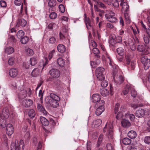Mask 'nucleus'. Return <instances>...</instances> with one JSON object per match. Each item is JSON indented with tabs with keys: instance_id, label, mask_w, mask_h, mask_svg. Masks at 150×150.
Here are the masks:
<instances>
[{
	"instance_id": "41",
	"label": "nucleus",
	"mask_w": 150,
	"mask_h": 150,
	"mask_svg": "<svg viewBox=\"0 0 150 150\" xmlns=\"http://www.w3.org/2000/svg\"><path fill=\"white\" fill-rule=\"evenodd\" d=\"M122 1V0H113L112 2V4L114 7H118L119 6V3H121Z\"/></svg>"
},
{
	"instance_id": "31",
	"label": "nucleus",
	"mask_w": 150,
	"mask_h": 150,
	"mask_svg": "<svg viewBox=\"0 0 150 150\" xmlns=\"http://www.w3.org/2000/svg\"><path fill=\"white\" fill-rule=\"evenodd\" d=\"M128 12H127L123 13H124L125 19L127 23H129L131 22V20L130 19Z\"/></svg>"
},
{
	"instance_id": "64",
	"label": "nucleus",
	"mask_w": 150,
	"mask_h": 150,
	"mask_svg": "<svg viewBox=\"0 0 150 150\" xmlns=\"http://www.w3.org/2000/svg\"><path fill=\"white\" fill-rule=\"evenodd\" d=\"M54 52L55 51L54 50H53L52 51L49 52L48 56V59H50L52 57L53 54Z\"/></svg>"
},
{
	"instance_id": "20",
	"label": "nucleus",
	"mask_w": 150,
	"mask_h": 150,
	"mask_svg": "<svg viewBox=\"0 0 150 150\" xmlns=\"http://www.w3.org/2000/svg\"><path fill=\"white\" fill-rule=\"evenodd\" d=\"M92 99V101L96 103L100 100V96L99 94H93Z\"/></svg>"
},
{
	"instance_id": "44",
	"label": "nucleus",
	"mask_w": 150,
	"mask_h": 150,
	"mask_svg": "<svg viewBox=\"0 0 150 150\" xmlns=\"http://www.w3.org/2000/svg\"><path fill=\"white\" fill-rule=\"evenodd\" d=\"M131 107L134 109H135L139 107H142L143 106V105L142 104H135L132 103L131 104Z\"/></svg>"
},
{
	"instance_id": "51",
	"label": "nucleus",
	"mask_w": 150,
	"mask_h": 150,
	"mask_svg": "<svg viewBox=\"0 0 150 150\" xmlns=\"http://www.w3.org/2000/svg\"><path fill=\"white\" fill-rule=\"evenodd\" d=\"M100 94H107L108 93V90L104 88H102L100 89Z\"/></svg>"
},
{
	"instance_id": "1",
	"label": "nucleus",
	"mask_w": 150,
	"mask_h": 150,
	"mask_svg": "<svg viewBox=\"0 0 150 150\" xmlns=\"http://www.w3.org/2000/svg\"><path fill=\"white\" fill-rule=\"evenodd\" d=\"M23 11V4L22 5L21 7L20 13H19L18 16L19 18H21V19H19L17 23V25L18 26H21L22 27L25 26L27 24V21L26 19L28 17V15L27 13V10L25 9V14H22Z\"/></svg>"
},
{
	"instance_id": "62",
	"label": "nucleus",
	"mask_w": 150,
	"mask_h": 150,
	"mask_svg": "<svg viewBox=\"0 0 150 150\" xmlns=\"http://www.w3.org/2000/svg\"><path fill=\"white\" fill-rule=\"evenodd\" d=\"M122 40V38L120 36H117L116 37L115 41L116 42L120 43Z\"/></svg>"
},
{
	"instance_id": "29",
	"label": "nucleus",
	"mask_w": 150,
	"mask_h": 150,
	"mask_svg": "<svg viewBox=\"0 0 150 150\" xmlns=\"http://www.w3.org/2000/svg\"><path fill=\"white\" fill-rule=\"evenodd\" d=\"M14 52L13 47H7L5 49V53L7 54H10Z\"/></svg>"
},
{
	"instance_id": "10",
	"label": "nucleus",
	"mask_w": 150,
	"mask_h": 150,
	"mask_svg": "<svg viewBox=\"0 0 150 150\" xmlns=\"http://www.w3.org/2000/svg\"><path fill=\"white\" fill-rule=\"evenodd\" d=\"M49 73L52 77L55 78H58L60 75L59 70L55 69H52L50 71Z\"/></svg>"
},
{
	"instance_id": "17",
	"label": "nucleus",
	"mask_w": 150,
	"mask_h": 150,
	"mask_svg": "<svg viewBox=\"0 0 150 150\" xmlns=\"http://www.w3.org/2000/svg\"><path fill=\"white\" fill-rule=\"evenodd\" d=\"M121 123L122 126L125 128H128L131 125V123L128 120L122 119L121 121Z\"/></svg>"
},
{
	"instance_id": "16",
	"label": "nucleus",
	"mask_w": 150,
	"mask_h": 150,
	"mask_svg": "<svg viewBox=\"0 0 150 150\" xmlns=\"http://www.w3.org/2000/svg\"><path fill=\"white\" fill-rule=\"evenodd\" d=\"M37 109L38 111L43 115H46L48 113L45 110L44 107L41 104H38Z\"/></svg>"
},
{
	"instance_id": "7",
	"label": "nucleus",
	"mask_w": 150,
	"mask_h": 150,
	"mask_svg": "<svg viewBox=\"0 0 150 150\" xmlns=\"http://www.w3.org/2000/svg\"><path fill=\"white\" fill-rule=\"evenodd\" d=\"M141 61L144 65V69L145 70L148 69L150 67V59L145 56L142 57Z\"/></svg>"
},
{
	"instance_id": "38",
	"label": "nucleus",
	"mask_w": 150,
	"mask_h": 150,
	"mask_svg": "<svg viewBox=\"0 0 150 150\" xmlns=\"http://www.w3.org/2000/svg\"><path fill=\"white\" fill-rule=\"evenodd\" d=\"M117 52L118 54L120 56L123 55L124 53V50L122 47H119L117 49Z\"/></svg>"
},
{
	"instance_id": "21",
	"label": "nucleus",
	"mask_w": 150,
	"mask_h": 150,
	"mask_svg": "<svg viewBox=\"0 0 150 150\" xmlns=\"http://www.w3.org/2000/svg\"><path fill=\"white\" fill-rule=\"evenodd\" d=\"M105 109V108L104 106L98 107L96 111V115L97 116L100 115L104 111Z\"/></svg>"
},
{
	"instance_id": "58",
	"label": "nucleus",
	"mask_w": 150,
	"mask_h": 150,
	"mask_svg": "<svg viewBox=\"0 0 150 150\" xmlns=\"http://www.w3.org/2000/svg\"><path fill=\"white\" fill-rule=\"evenodd\" d=\"M92 52L95 54H98L100 53L99 50L96 48H94L92 50Z\"/></svg>"
},
{
	"instance_id": "53",
	"label": "nucleus",
	"mask_w": 150,
	"mask_h": 150,
	"mask_svg": "<svg viewBox=\"0 0 150 150\" xmlns=\"http://www.w3.org/2000/svg\"><path fill=\"white\" fill-rule=\"evenodd\" d=\"M26 53L28 55H32L33 54V51L32 50L28 48L26 50Z\"/></svg>"
},
{
	"instance_id": "26",
	"label": "nucleus",
	"mask_w": 150,
	"mask_h": 150,
	"mask_svg": "<svg viewBox=\"0 0 150 150\" xmlns=\"http://www.w3.org/2000/svg\"><path fill=\"white\" fill-rule=\"evenodd\" d=\"M131 87L129 85L126 84L122 91L123 94H129Z\"/></svg>"
},
{
	"instance_id": "61",
	"label": "nucleus",
	"mask_w": 150,
	"mask_h": 150,
	"mask_svg": "<svg viewBox=\"0 0 150 150\" xmlns=\"http://www.w3.org/2000/svg\"><path fill=\"white\" fill-rule=\"evenodd\" d=\"M56 41V38L53 37L50 38L49 40V43L53 44L55 43Z\"/></svg>"
},
{
	"instance_id": "36",
	"label": "nucleus",
	"mask_w": 150,
	"mask_h": 150,
	"mask_svg": "<svg viewBox=\"0 0 150 150\" xmlns=\"http://www.w3.org/2000/svg\"><path fill=\"white\" fill-rule=\"evenodd\" d=\"M110 17L106 16L107 21L111 23H115L117 21V19L115 17Z\"/></svg>"
},
{
	"instance_id": "54",
	"label": "nucleus",
	"mask_w": 150,
	"mask_h": 150,
	"mask_svg": "<svg viewBox=\"0 0 150 150\" xmlns=\"http://www.w3.org/2000/svg\"><path fill=\"white\" fill-rule=\"evenodd\" d=\"M120 106V104L118 103H117L115 105L114 110V112L115 114H116L118 112Z\"/></svg>"
},
{
	"instance_id": "24",
	"label": "nucleus",
	"mask_w": 150,
	"mask_h": 150,
	"mask_svg": "<svg viewBox=\"0 0 150 150\" xmlns=\"http://www.w3.org/2000/svg\"><path fill=\"white\" fill-rule=\"evenodd\" d=\"M40 74V70L39 69L37 68L34 69L32 71L31 73L32 76L34 77H36L39 76Z\"/></svg>"
},
{
	"instance_id": "56",
	"label": "nucleus",
	"mask_w": 150,
	"mask_h": 150,
	"mask_svg": "<svg viewBox=\"0 0 150 150\" xmlns=\"http://www.w3.org/2000/svg\"><path fill=\"white\" fill-rule=\"evenodd\" d=\"M101 86L102 88H105L107 87L108 85V83L107 81L105 80L103 81L101 84Z\"/></svg>"
},
{
	"instance_id": "30",
	"label": "nucleus",
	"mask_w": 150,
	"mask_h": 150,
	"mask_svg": "<svg viewBox=\"0 0 150 150\" xmlns=\"http://www.w3.org/2000/svg\"><path fill=\"white\" fill-rule=\"evenodd\" d=\"M58 64L61 67H63L65 64L64 60L62 58H59L57 60Z\"/></svg>"
},
{
	"instance_id": "14",
	"label": "nucleus",
	"mask_w": 150,
	"mask_h": 150,
	"mask_svg": "<svg viewBox=\"0 0 150 150\" xmlns=\"http://www.w3.org/2000/svg\"><path fill=\"white\" fill-rule=\"evenodd\" d=\"M145 113V111L144 109L139 108L136 111L135 115L138 118H141L143 117Z\"/></svg>"
},
{
	"instance_id": "22",
	"label": "nucleus",
	"mask_w": 150,
	"mask_h": 150,
	"mask_svg": "<svg viewBox=\"0 0 150 150\" xmlns=\"http://www.w3.org/2000/svg\"><path fill=\"white\" fill-rule=\"evenodd\" d=\"M40 120L42 124L45 126L48 125L50 123L49 121L43 117H40Z\"/></svg>"
},
{
	"instance_id": "34",
	"label": "nucleus",
	"mask_w": 150,
	"mask_h": 150,
	"mask_svg": "<svg viewBox=\"0 0 150 150\" xmlns=\"http://www.w3.org/2000/svg\"><path fill=\"white\" fill-rule=\"evenodd\" d=\"M122 142L124 144L128 145L131 143V140L128 138H125L123 139Z\"/></svg>"
},
{
	"instance_id": "40",
	"label": "nucleus",
	"mask_w": 150,
	"mask_h": 150,
	"mask_svg": "<svg viewBox=\"0 0 150 150\" xmlns=\"http://www.w3.org/2000/svg\"><path fill=\"white\" fill-rule=\"evenodd\" d=\"M125 116L126 117H129V119L132 121H134L135 118V116L134 114H129V113L126 114Z\"/></svg>"
},
{
	"instance_id": "13",
	"label": "nucleus",
	"mask_w": 150,
	"mask_h": 150,
	"mask_svg": "<svg viewBox=\"0 0 150 150\" xmlns=\"http://www.w3.org/2000/svg\"><path fill=\"white\" fill-rule=\"evenodd\" d=\"M33 103L32 99L26 98L22 102V105L25 107L28 108L31 106Z\"/></svg>"
},
{
	"instance_id": "42",
	"label": "nucleus",
	"mask_w": 150,
	"mask_h": 150,
	"mask_svg": "<svg viewBox=\"0 0 150 150\" xmlns=\"http://www.w3.org/2000/svg\"><path fill=\"white\" fill-rule=\"evenodd\" d=\"M24 32L23 30H19L16 36L18 38L20 39L21 38H22V37L24 36Z\"/></svg>"
},
{
	"instance_id": "48",
	"label": "nucleus",
	"mask_w": 150,
	"mask_h": 150,
	"mask_svg": "<svg viewBox=\"0 0 150 150\" xmlns=\"http://www.w3.org/2000/svg\"><path fill=\"white\" fill-rule=\"evenodd\" d=\"M50 18L51 19H54L57 16V14L55 12H52L50 13L49 15Z\"/></svg>"
},
{
	"instance_id": "52",
	"label": "nucleus",
	"mask_w": 150,
	"mask_h": 150,
	"mask_svg": "<svg viewBox=\"0 0 150 150\" xmlns=\"http://www.w3.org/2000/svg\"><path fill=\"white\" fill-rule=\"evenodd\" d=\"M96 3L97 5H99V7L103 8L105 7L104 4L99 1H97L96 2Z\"/></svg>"
},
{
	"instance_id": "2",
	"label": "nucleus",
	"mask_w": 150,
	"mask_h": 150,
	"mask_svg": "<svg viewBox=\"0 0 150 150\" xmlns=\"http://www.w3.org/2000/svg\"><path fill=\"white\" fill-rule=\"evenodd\" d=\"M9 115V110L7 108H4L2 115L0 114V125L2 128L5 127L6 125V121L4 118H8Z\"/></svg>"
},
{
	"instance_id": "12",
	"label": "nucleus",
	"mask_w": 150,
	"mask_h": 150,
	"mask_svg": "<svg viewBox=\"0 0 150 150\" xmlns=\"http://www.w3.org/2000/svg\"><path fill=\"white\" fill-rule=\"evenodd\" d=\"M13 127L11 124H8L6 126V132L8 136H11L13 133Z\"/></svg>"
},
{
	"instance_id": "9",
	"label": "nucleus",
	"mask_w": 150,
	"mask_h": 150,
	"mask_svg": "<svg viewBox=\"0 0 150 150\" xmlns=\"http://www.w3.org/2000/svg\"><path fill=\"white\" fill-rule=\"evenodd\" d=\"M108 126V137L109 138L112 139L113 136V126L112 124H106L104 128L103 131L104 132L106 131V129L107 126Z\"/></svg>"
},
{
	"instance_id": "35",
	"label": "nucleus",
	"mask_w": 150,
	"mask_h": 150,
	"mask_svg": "<svg viewBox=\"0 0 150 150\" xmlns=\"http://www.w3.org/2000/svg\"><path fill=\"white\" fill-rule=\"evenodd\" d=\"M56 4L55 0H50L48 3V6L50 7H54Z\"/></svg>"
},
{
	"instance_id": "63",
	"label": "nucleus",
	"mask_w": 150,
	"mask_h": 150,
	"mask_svg": "<svg viewBox=\"0 0 150 150\" xmlns=\"http://www.w3.org/2000/svg\"><path fill=\"white\" fill-rule=\"evenodd\" d=\"M107 148L108 150H113V148L111 144H108L106 145Z\"/></svg>"
},
{
	"instance_id": "11",
	"label": "nucleus",
	"mask_w": 150,
	"mask_h": 150,
	"mask_svg": "<svg viewBox=\"0 0 150 150\" xmlns=\"http://www.w3.org/2000/svg\"><path fill=\"white\" fill-rule=\"evenodd\" d=\"M120 5L122 6V13L129 11V6L127 2H124V1L122 0L120 3Z\"/></svg>"
},
{
	"instance_id": "49",
	"label": "nucleus",
	"mask_w": 150,
	"mask_h": 150,
	"mask_svg": "<svg viewBox=\"0 0 150 150\" xmlns=\"http://www.w3.org/2000/svg\"><path fill=\"white\" fill-rule=\"evenodd\" d=\"M110 44L112 46H114L115 45L116 41L113 38H111L109 41Z\"/></svg>"
},
{
	"instance_id": "8",
	"label": "nucleus",
	"mask_w": 150,
	"mask_h": 150,
	"mask_svg": "<svg viewBox=\"0 0 150 150\" xmlns=\"http://www.w3.org/2000/svg\"><path fill=\"white\" fill-rule=\"evenodd\" d=\"M126 64L129 70H134L135 67L136 62L134 61L131 62L129 58L127 57H126Z\"/></svg>"
},
{
	"instance_id": "19",
	"label": "nucleus",
	"mask_w": 150,
	"mask_h": 150,
	"mask_svg": "<svg viewBox=\"0 0 150 150\" xmlns=\"http://www.w3.org/2000/svg\"><path fill=\"white\" fill-rule=\"evenodd\" d=\"M86 26L88 30H89L91 28H92L93 31H94L93 25L92 24L91 21L89 18H88L87 20L84 21Z\"/></svg>"
},
{
	"instance_id": "47",
	"label": "nucleus",
	"mask_w": 150,
	"mask_h": 150,
	"mask_svg": "<svg viewBox=\"0 0 150 150\" xmlns=\"http://www.w3.org/2000/svg\"><path fill=\"white\" fill-rule=\"evenodd\" d=\"M59 11L62 13H64L65 11V7L62 4H60L59 6Z\"/></svg>"
},
{
	"instance_id": "18",
	"label": "nucleus",
	"mask_w": 150,
	"mask_h": 150,
	"mask_svg": "<svg viewBox=\"0 0 150 150\" xmlns=\"http://www.w3.org/2000/svg\"><path fill=\"white\" fill-rule=\"evenodd\" d=\"M18 71L16 69L12 68L9 71V75L12 77H15L18 74Z\"/></svg>"
},
{
	"instance_id": "37",
	"label": "nucleus",
	"mask_w": 150,
	"mask_h": 150,
	"mask_svg": "<svg viewBox=\"0 0 150 150\" xmlns=\"http://www.w3.org/2000/svg\"><path fill=\"white\" fill-rule=\"evenodd\" d=\"M29 40V38L27 36H25L21 39V43L25 44L28 42Z\"/></svg>"
},
{
	"instance_id": "23",
	"label": "nucleus",
	"mask_w": 150,
	"mask_h": 150,
	"mask_svg": "<svg viewBox=\"0 0 150 150\" xmlns=\"http://www.w3.org/2000/svg\"><path fill=\"white\" fill-rule=\"evenodd\" d=\"M127 135L129 138L132 139H133L137 137V134L135 131L131 130L129 132Z\"/></svg>"
},
{
	"instance_id": "50",
	"label": "nucleus",
	"mask_w": 150,
	"mask_h": 150,
	"mask_svg": "<svg viewBox=\"0 0 150 150\" xmlns=\"http://www.w3.org/2000/svg\"><path fill=\"white\" fill-rule=\"evenodd\" d=\"M102 123V120L100 119H98L94 121V123L97 126H99Z\"/></svg>"
},
{
	"instance_id": "25",
	"label": "nucleus",
	"mask_w": 150,
	"mask_h": 150,
	"mask_svg": "<svg viewBox=\"0 0 150 150\" xmlns=\"http://www.w3.org/2000/svg\"><path fill=\"white\" fill-rule=\"evenodd\" d=\"M57 49L59 52L61 53H64L66 50L65 46L62 44H59L58 45Z\"/></svg>"
},
{
	"instance_id": "46",
	"label": "nucleus",
	"mask_w": 150,
	"mask_h": 150,
	"mask_svg": "<svg viewBox=\"0 0 150 150\" xmlns=\"http://www.w3.org/2000/svg\"><path fill=\"white\" fill-rule=\"evenodd\" d=\"M144 40L145 43V45H148L149 42V39L148 36L146 35H144Z\"/></svg>"
},
{
	"instance_id": "60",
	"label": "nucleus",
	"mask_w": 150,
	"mask_h": 150,
	"mask_svg": "<svg viewBox=\"0 0 150 150\" xmlns=\"http://www.w3.org/2000/svg\"><path fill=\"white\" fill-rule=\"evenodd\" d=\"M14 3L17 6H20L21 4V5L23 4V3L22 2V0H15Z\"/></svg>"
},
{
	"instance_id": "59",
	"label": "nucleus",
	"mask_w": 150,
	"mask_h": 150,
	"mask_svg": "<svg viewBox=\"0 0 150 150\" xmlns=\"http://www.w3.org/2000/svg\"><path fill=\"white\" fill-rule=\"evenodd\" d=\"M144 142L148 144H150V136L146 137L144 139Z\"/></svg>"
},
{
	"instance_id": "3",
	"label": "nucleus",
	"mask_w": 150,
	"mask_h": 150,
	"mask_svg": "<svg viewBox=\"0 0 150 150\" xmlns=\"http://www.w3.org/2000/svg\"><path fill=\"white\" fill-rule=\"evenodd\" d=\"M114 70H113L112 74L113 78L115 82L117 83V85H120L123 83L124 81V78L122 75H120L119 76L117 75V68L115 66H113Z\"/></svg>"
},
{
	"instance_id": "15",
	"label": "nucleus",
	"mask_w": 150,
	"mask_h": 150,
	"mask_svg": "<svg viewBox=\"0 0 150 150\" xmlns=\"http://www.w3.org/2000/svg\"><path fill=\"white\" fill-rule=\"evenodd\" d=\"M46 100H48V102H49L50 105L52 107L56 108L58 106L59 104L58 101L51 100L50 99V98L48 96L46 98Z\"/></svg>"
},
{
	"instance_id": "33",
	"label": "nucleus",
	"mask_w": 150,
	"mask_h": 150,
	"mask_svg": "<svg viewBox=\"0 0 150 150\" xmlns=\"http://www.w3.org/2000/svg\"><path fill=\"white\" fill-rule=\"evenodd\" d=\"M15 59L14 57H10L8 60V63L9 65L12 66L13 65L15 62Z\"/></svg>"
},
{
	"instance_id": "27",
	"label": "nucleus",
	"mask_w": 150,
	"mask_h": 150,
	"mask_svg": "<svg viewBox=\"0 0 150 150\" xmlns=\"http://www.w3.org/2000/svg\"><path fill=\"white\" fill-rule=\"evenodd\" d=\"M128 45L130 47L131 49L133 51H134L136 50V46L134 42L132 40H129L128 42Z\"/></svg>"
},
{
	"instance_id": "5",
	"label": "nucleus",
	"mask_w": 150,
	"mask_h": 150,
	"mask_svg": "<svg viewBox=\"0 0 150 150\" xmlns=\"http://www.w3.org/2000/svg\"><path fill=\"white\" fill-rule=\"evenodd\" d=\"M150 49V46L149 45H138L137 47V50L143 54H147L149 53L148 49Z\"/></svg>"
},
{
	"instance_id": "32",
	"label": "nucleus",
	"mask_w": 150,
	"mask_h": 150,
	"mask_svg": "<svg viewBox=\"0 0 150 150\" xmlns=\"http://www.w3.org/2000/svg\"><path fill=\"white\" fill-rule=\"evenodd\" d=\"M29 117L30 118H33L35 115V111L33 109L30 110L28 113Z\"/></svg>"
},
{
	"instance_id": "4",
	"label": "nucleus",
	"mask_w": 150,
	"mask_h": 150,
	"mask_svg": "<svg viewBox=\"0 0 150 150\" xmlns=\"http://www.w3.org/2000/svg\"><path fill=\"white\" fill-rule=\"evenodd\" d=\"M24 146L23 142L22 140H21L18 143H12L11 145V150H23Z\"/></svg>"
},
{
	"instance_id": "43",
	"label": "nucleus",
	"mask_w": 150,
	"mask_h": 150,
	"mask_svg": "<svg viewBox=\"0 0 150 150\" xmlns=\"http://www.w3.org/2000/svg\"><path fill=\"white\" fill-rule=\"evenodd\" d=\"M30 61V64L32 66H34L37 63V59L35 58H31Z\"/></svg>"
},
{
	"instance_id": "39",
	"label": "nucleus",
	"mask_w": 150,
	"mask_h": 150,
	"mask_svg": "<svg viewBox=\"0 0 150 150\" xmlns=\"http://www.w3.org/2000/svg\"><path fill=\"white\" fill-rule=\"evenodd\" d=\"M104 101L103 100H100L98 101L96 103L95 106L96 107H100V106H104L103 105L104 104Z\"/></svg>"
},
{
	"instance_id": "28",
	"label": "nucleus",
	"mask_w": 150,
	"mask_h": 150,
	"mask_svg": "<svg viewBox=\"0 0 150 150\" xmlns=\"http://www.w3.org/2000/svg\"><path fill=\"white\" fill-rule=\"evenodd\" d=\"M50 99L51 100L59 101L60 100L59 97L56 94H50Z\"/></svg>"
},
{
	"instance_id": "45",
	"label": "nucleus",
	"mask_w": 150,
	"mask_h": 150,
	"mask_svg": "<svg viewBox=\"0 0 150 150\" xmlns=\"http://www.w3.org/2000/svg\"><path fill=\"white\" fill-rule=\"evenodd\" d=\"M96 61L98 62L97 63L94 61L91 62V65L92 67H96V65L97 64H98L100 63V60L98 59H97Z\"/></svg>"
},
{
	"instance_id": "6",
	"label": "nucleus",
	"mask_w": 150,
	"mask_h": 150,
	"mask_svg": "<svg viewBox=\"0 0 150 150\" xmlns=\"http://www.w3.org/2000/svg\"><path fill=\"white\" fill-rule=\"evenodd\" d=\"M105 71L104 69L102 67H98L96 71V75L98 80L102 81L105 79L104 75L103 73Z\"/></svg>"
},
{
	"instance_id": "55",
	"label": "nucleus",
	"mask_w": 150,
	"mask_h": 150,
	"mask_svg": "<svg viewBox=\"0 0 150 150\" xmlns=\"http://www.w3.org/2000/svg\"><path fill=\"white\" fill-rule=\"evenodd\" d=\"M8 40L14 43L16 42V40L14 36L13 35H10L9 36L8 38Z\"/></svg>"
},
{
	"instance_id": "57",
	"label": "nucleus",
	"mask_w": 150,
	"mask_h": 150,
	"mask_svg": "<svg viewBox=\"0 0 150 150\" xmlns=\"http://www.w3.org/2000/svg\"><path fill=\"white\" fill-rule=\"evenodd\" d=\"M0 5L2 7H6L7 6L6 2L4 0L0 1Z\"/></svg>"
}]
</instances>
